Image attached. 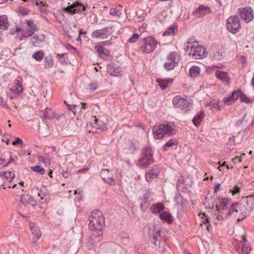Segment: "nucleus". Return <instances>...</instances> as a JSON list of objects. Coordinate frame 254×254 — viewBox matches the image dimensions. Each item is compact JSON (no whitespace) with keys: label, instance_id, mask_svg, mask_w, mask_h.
Masks as SVG:
<instances>
[{"label":"nucleus","instance_id":"obj_15","mask_svg":"<svg viewBox=\"0 0 254 254\" xmlns=\"http://www.w3.org/2000/svg\"><path fill=\"white\" fill-rule=\"evenodd\" d=\"M100 177L106 183L111 185L115 184L113 176L110 173L107 169H102L101 171Z\"/></svg>","mask_w":254,"mask_h":254},{"label":"nucleus","instance_id":"obj_19","mask_svg":"<svg viewBox=\"0 0 254 254\" xmlns=\"http://www.w3.org/2000/svg\"><path fill=\"white\" fill-rule=\"evenodd\" d=\"M43 112L44 116L43 118L45 120H53L54 119H56V120L59 121L61 116L60 115L58 116L54 111H53L51 109L48 108H46Z\"/></svg>","mask_w":254,"mask_h":254},{"label":"nucleus","instance_id":"obj_3","mask_svg":"<svg viewBox=\"0 0 254 254\" xmlns=\"http://www.w3.org/2000/svg\"><path fill=\"white\" fill-rule=\"evenodd\" d=\"M154 137L157 139H161L173 134V127L170 123L162 124L154 126L152 129Z\"/></svg>","mask_w":254,"mask_h":254},{"label":"nucleus","instance_id":"obj_2","mask_svg":"<svg viewBox=\"0 0 254 254\" xmlns=\"http://www.w3.org/2000/svg\"><path fill=\"white\" fill-rule=\"evenodd\" d=\"M186 52L193 60L201 59L207 55L206 49L194 39H190L185 48Z\"/></svg>","mask_w":254,"mask_h":254},{"label":"nucleus","instance_id":"obj_36","mask_svg":"<svg viewBox=\"0 0 254 254\" xmlns=\"http://www.w3.org/2000/svg\"><path fill=\"white\" fill-rule=\"evenodd\" d=\"M44 56L43 51L40 50L35 52L32 56V57L36 61L40 62L42 60Z\"/></svg>","mask_w":254,"mask_h":254},{"label":"nucleus","instance_id":"obj_48","mask_svg":"<svg viewBox=\"0 0 254 254\" xmlns=\"http://www.w3.org/2000/svg\"><path fill=\"white\" fill-rule=\"evenodd\" d=\"M240 91H234L231 95H230L231 97H232V100L235 102L236 101L238 98H240Z\"/></svg>","mask_w":254,"mask_h":254},{"label":"nucleus","instance_id":"obj_16","mask_svg":"<svg viewBox=\"0 0 254 254\" xmlns=\"http://www.w3.org/2000/svg\"><path fill=\"white\" fill-rule=\"evenodd\" d=\"M215 75L223 84L228 85L229 84L230 78L227 72L217 70L215 72Z\"/></svg>","mask_w":254,"mask_h":254},{"label":"nucleus","instance_id":"obj_37","mask_svg":"<svg viewBox=\"0 0 254 254\" xmlns=\"http://www.w3.org/2000/svg\"><path fill=\"white\" fill-rule=\"evenodd\" d=\"M199 72L200 68L198 66H193L190 69V75L191 77H196Z\"/></svg>","mask_w":254,"mask_h":254},{"label":"nucleus","instance_id":"obj_51","mask_svg":"<svg viewBox=\"0 0 254 254\" xmlns=\"http://www.w3.org/2000/svg\"><path fill=\"white\" fill-rule=\"evenodd\" d=\"M240 99L241 101L249 103L250 102V100L246 97V96L243 94L241 91L240 92Z\"/></svg>","mask_w":254,"mask_h":254},{"label":"nucleus","instance_id":"obj_42","mask_svg":"<svg viewBox=\"0 0 254 254\" xmlns=\"http://www.w3.org/2000/svg\"><path fill=\"white\" fill-rule=\"evenodd\" d=\"M45 66L47 67H51L53 65V60L51 57H47L45 58Z\"/></svg>","mask_w":254,"mask_h":254},{"label":"nucleus","instance_id":"obj_4","mask_svg":"<svg viewBox=\"0 0 254 254\" xmlns=\"http://www.w3.org/2000/svg\"><path fill=\"white\" fill-rule=\"evenodd\" d=\"M36 201L28 194L20 195V201L18 206L19 209L26 213H29L36 205Z\"/></svg>","mask_w":254,"mask_h":254},{"label":"nucleus","instance_id":"obj_26","mask_svg":"<svg viewBox=\"0 0 254 254\" xmlns=\"http://www.w3.org/2000/svg\"><path fill=\"white\" fill-rule=\"evenodd\" d=\"M159 217L161 220L167 222L168 224H171L173 222V217L168 212L163 211L160 213Z\"/></svg>","mask_w":254,"mask_h":254},{"label":"nucleus","instance_id":"obj_27","mask_svg":"<svg viewBox=\"0 0 254 254\" xmlns=\"http://www.w3.org/2000/svg\"><path fill=\"white\" fill-rule=\"evenodd\" d=\"M165 206L162 203H157L150 207V210L154 214L161 213L164 209Z\"/></svg>","mask_w":254,"mask_h":254},{"label":"nucleus","instance_id":"obj_7","mask_svg":"<svg viewBox=\"0 0 254 254\" xmlns=\"http://www.w3.org/2000/svg\"><path fill=\"white\" fill-rule=\"evenodd\" d=\"M173 104L175 108L182 110H188L192 104V101L185 96L177 95L173 98Z\"/></svg>","mask_w":254,"mask_h":254},{"label":"nucleus","instance_id":"obj_5","mask_svg":"<svg viewBox=\"0 0 254 254\" xmlns=\"http://www.w3.org/2000/svg\"><path fill=\"white\" fill-rule=\"evenodd\" d=\"M157 43L152 37L144 38L140 44L139 49L141 51L149 54L152 52L156 48Z\"/></svg>","mask_w":254,"mask_h":254},{"label":"nucleus","instance_id":"obj_64","mask_svg":"<svg viewBox=\"0 0 254 254\" xmlns=\"http://www.w3.org/2000/svg\"><path fill=\"white\" fill-rule=\"evenodd\" d=\"M68 175H69V174H68V172H67V171H65L63 173V176L64 178H67L68 177Z\"/></svg>","mask_w":254,"mask_h":254},{"label":"nucleus","instance_id":"obj_54","mask_svg":"<svg viewBox=\"0 0 254 254\" xmlns=\"http://www.w3.org/2000/svg\"><path fill=\"white\" fill-rule=\"evenodd\" d=\"M149 206V203L140 201V208L142 210H145Z\"/></svg>","mask_w":254,"mask_h":254},{"label":"nucleus","instance_id":"obj_23","mask_svg":"<svg viewBox=\"0 0 254 254\" xmlns=\"http://www.w3.org/2000/svg\"><path fill=\"white\" fill-rule=\"evenodd\" d=\"M210 9L208 6L200 5L194 12V14L198 17H202L205 14L209 13Z\"/></svg>","mask_w":254,"mask_h":254},{"label":"nucleus","instance_id":"obj_34","mask_svg":"<svg viewBox=\"0 0 254 254\" xmlns=\"http://www.w3.org/2000/svg\"><path fill=\"white\" fill-rule=\"evenodd\" d=\"M101 38H107L112 33V28L111 27L104 28L101 29Z\"/></svg>","mask_w":254,"mask_h":254},{"label":"nucleus","instance_id":"obj_50","mask_svg":"<svg viewBox=\"0 0 254 254\" xmlns=\"http://www.w3.org/2000/svg\"><path fill=\"white\" fill-rule=\"evenodd\" d=\"M101 29L98 30H95L92 32L91 34V36L92 38H101Z\"/></svg>","mask_w":254,"mask_h":254},{"label":"nucleus","instance_id":"obj_59","mask_svg":"<svg viewBox=\"0 0 254 254\" xmlns=\"http://www.w3.org/2000/svg\"><path fill=\"white\" fill-rule=\"evenodd\" d=\"M64 103L67 105V108L69 110H71L72 109L74 108L76 106L74 104H68L66 103V101H64Z\"/></svg>","mask_w":254,"mask_h":254},{"label":"nucleus","instance_id":"obj_41","mask_svg":"<svg viewBox=\"0 0 254 254\" xmlns=\"http://www.w3.org/2000/svg\"><path fill=\"white\" fill-rule=\"evenodd\" d=\"M31 168L34 172H37L41 175H44L45 173V169L39 165L32 166Z\"/></svg>","mask_w":254,"mask_h":254},{"label":"nucleus","instance_id":"obj_52","mask_svg":"<svg viewBox=\"0 0 254 254\" xmlns=\"http://www.w3.org/2000/svg\"><path fill=\"white\" fill-rule=\"evenodd\" d=\"M139 37V35L137 34H134L128 40L129 43L135 42Z\"/></svg>","mask_w":254,"mask_h":254},{"label":"nucleus","instance_id":"obj_63","mask_svg":"<svg viewBox=\"0 0 254 254\" xmlns=\"http://www.w3.org/2000/svg\"><path fill=\"white\" fill-rule=\"evenodd\" d=\"M202 215L204 217V219H205V221H203V223H208L209 222L208 221V217L206 216V215L204 213H202Z\"/></svg>","mask_w":254,"mask_h":254},{"label":"nucleus","instance_id":"obj_60","mask_svg":"<svg viewBox=\"0 0 254 254\" xmlns=\"http://www.w3.org/2000/svg\"><path fill=\"white\" fill-rule=\"evenodd\" d=\"M147 199H148V196H147V194L144 195L143 197L140 198V202L141 201V200H142V202H145L146 203H148L147 202Z\"/></svg>","mask_w":254,"mask_h":254},{"label":"nucleus","instance_id":"obj_33","mask_svg":"<svg viewBox=\"0 0 254 254\" xmlns=\"http://www.w3.org/2000/svg\"><path fill=\"white\" fill-rule=\"evenodd\" d=\"M37 159L39 162L43 163L46 166H49L51 164L50 158L47 154L44 155H38Z\"/></svg>","mask_w":254,"mask_h":254},{"label":"nucleus","instance_id":"obj_8","mask_svg":"<svg viewBox=\"0 0 254 254\" xmlns=\"http://www.w3.org/2000/svg\"><path fill=\"white\" fill-rule=\"evenodd\" d=\"M242 239L235 242V247L239 254H248L251 250L250 244L245 238L242 237Z\"/></svg>","mask_w":254,"mask_h":254},{"label":"nucleus","instance_id":"obj_30","mask_svg":"<svg viewBox=\"0 0 254 254\" xmlns=\"http://www.w3.org/2000/svg\"><path fill=\"white\" fill-rule=\"evenodd\" d=\"M210 54L212 58L215 60H220L222 57V53L219 52V50L216 47L212 49Z\"/></svg>","mask_w":254,"mask_h":254},{"label":"nucleus","instance_id":"obj_61","mask_svg":"<svg viewBox=\"0 0 254 254\" xmlns=\"http://www.w3.org/2000/svg\"><path fill=\"white\" fill-rule=\"evenodd\" d=\"M65 54L63 53V54H58L57 55V57H58L59 60L61 63H64V61L61 60V58H62L63 57H64V56Z\"/></svg>","mask_w":254,"mask_h":254},{"label":"nucleus","instance_id":"obj_39","mask_svg":"<svg viewBox=\"0 0 254 254\" xmlns=\"http://www.w3.org/2000/svg\"><path fill=\"white\" fill-rule=\"evenodd\" d=\"M32 39L34 40L32 42L33 45L34 46H37V45L40 44V43L44 41L45 38L43 35L41 38H39L38 36H34Z\"/></svg>","mask_w":254,"mask_h":254},{"label":"nucleus","instance_id":"obj_28","mask_svg":"<svg viewBox=\"0 0 254 254\" xmlns=\"http://www.w3.org/2000/svg\"><path fill=\"white\" fill-rule=\"evenodd\" d=\"M9 26L7 17L5 15L0 16V29L3 30H7Z\"/></svg>","mask_w":254,"mask_h":254},{"label":"nucleus","instance_id":"obj_29","mask_svg":"<svg viewBox=\"0 0 254 254\" xmlns=\"http://www.w3.org/2000/svg\"><path fill=\"white\" fill-rule=\"evenodd\" d=\"M239 208V203H236L231 205L228 210V215L229 217H233L235 218V216L237 215V209Z\"/></svg>","mask_w":254,"mask_h":254},{"label":"nucleus","instance_id":"obj_1","mask_svg":"<svg viewBox=\"0 0 254 254\" xmlns=\"http://www.w3.org/2000/svg\"><path fill=\"white\" fill-rule=\"evenodd\" d=\"M104 225V217L101 212L99 210H95L91 213L89 217V228L91 230L98 231V234L95 236L93 234L90 237L87 244V247L89 249L92 250L94 243L99 242L103 234L102 231Z\"/></svg>","mask_w":254,"mask_h":254},{"label":"nucleus","instance_id":"obj_45","mask_svg":"<svg viewBox=\"0 0 254 254\" xmlns=\"http://www.w3.org/2000/svg\"><path fill=\"white\" fill-rule=\"evenodd\" d=\"M240 187L236 185L233 189L230 190L229 192L232 193V195H234L240 193Z\"/></svg>","mask_w":254,"mask_h":254},{"label":"nucleus","instance_id":"obj_58","mask_svg":"<svg viewBox=\"0 0 254 254\" xmlns=\"http://www.w3.org/2000/svg\"><path fill=\"white\" fill-rule=\"evenodd\" d=\"M245 117H246V115H245L244 116V117L239 121H238L236 123V125L237 126H240V125H241L245 120Z\"/></svg>","mask_w":254,"mask_h":254},{"label":"nucleus","instance_id":"obj_43","mask_svg":"<svg viewBox=\"0 0 254 254\" xmlns=\"http://www.w3.org/2000/svg\"><path fill=\"white\" fill-rule=\"evenodd\" d=\"M228 205L229 200L227 198H222L220 202V206L222 207V210H224Z\"/></svg>","mask_w":254,"mask_h":254},{"label":"nucleus","instance_id":"obj_17","mask_svg":"<svg viewBox=\"0 0 254 254\" xmlns=\"http://www.w3.org/2000/svg\"><path fill=\"white\" fill-rule=\"evenodd\" d=\"M237 209V215H236L235 218L237 219L238 221L243 219L246 217L249 212L251 210L247 209L245 205H241L239 203V208Z\"/></svg>","mask_w":254,"mask_h":254},{"label":"nucleus","instance_id":"obj_10","mask_svg":"<svg viewBox=\"0 0 254 254\" xmlns=\"http://www.w3.org/2000/svg\"><path fill=\"white\" fill-rule=\"evenodd\" d=\"M238 14L246 23L251 21L254 18V11L249 6L239 8Z\"/></svg>","mask_w":254,"mask_h":254},{"label":"nucleus","instance_id":"obj_13","mask_svg":"<svg viewBox=\"0 0 254 254\" xmlns=\"http://www.w3.org/2000/svg\"><path fill=\"white\" fill-rule=\"evenodd\" d=\"M84 10H85V7L78 2H73L71 5L67 6L64 9L65 12H67L71 14L81 13Z\"/></svg>","mask_w":254,"mask_h":254},{"label":"nucleus","instance_id":"obj_55","mask_svg":"<svg viewBox=\"0 0 254 254\" xmlns=\"http://www.w3.org/2000/svg\"><path fill=\"white\" fill-rule=\"evenodd\" d=\"M23 142L22 140L19 137H16L15 140L12 142V144L13 145H15L17 144H23Z\"/></svg>","mask_w":254,"mask_h":254},{"label":"nucleus","instance_id":"obj_47","mask_svg":"<svg viewBox=\"0 0 254 254\" xmlns=\"http://www.w3.org/2000/svg\"><path fill=\"white\" fill-rule=\"evenodd\" d=\"M175 200L178 205H180L181 206L183 205L184 203L183 198L180 194H178L176 195L175 197Z\"/></svg>","mask_w":254,"mask_h":254},{"label":"nucleus","instance_id":"obj_49","mask_svg":"<svg viewBox=\"0 0 254 254\" xmlns=\"http://www.w3.org/2000/svg\"><path fill=\"white\" fill-rule=\"evenodd\" d=\"M223 101L225 104L227 105H230L232 103L234 102L232 100V97H231L230 95L229 96L225 97L223 100Z\"/></svg>","mask_w":254,"mask_h":254},{"label":"nucleus","instance_id":"obj_12","mask_svg":"<svg viewBox=\"0 0 254 254\" xmlns=\"http://www.w3.org/2000/svg\"><path fill=\"white\" fill-rule=\"evenodd\" d=\"M179 62V58L178 54L176 52H172L168 56L164 66L168 70H172L177 65Z\"/></svg>","mask_w":254,"mask_h":254},{"label":"nucleus","instance_id":"obj_38","mask_svg":"<svg viewBox=\"0 0 254 254\" xmlns=\"http://www.w3.org/2000/svg\"><path fill=\"white\" fill-rule=\"evenodd\" d=\"M3 176L6 179L8 184L11 183L14 178L15 175L10 171H5L3 173Z\"/></svg>","mask_w":254,"mask_h":254},{"label":"nucleus","instance_id":"obj_44","mask_svg":"<svg viewBox=\"0 0 254 254\" xmlns=\"http://www.w3.org/2000/svg\"><path fill=\"white\" fill-rule=\"evenodd\" d=\"M174 33V28L173 26H170L164 32L163 36L173 35Z\"/></svg>","mask_w":254,"mask_h":254},{"label":"nucleus","instance_id":"obj_40","mask_svg":"<svg viewBox=\"0 0 254 254\" xmlns=\"http://www.w3.org/2000/svg\"><path fill=\"white\" fill-rule=\"evenodd\" d=\"M177 144V141L175 139H172L168 141L164 146V149H166L168 148L172 147Z\"/></svg>","mask_w":254,"mask_h":254},{"label":"nucleus","instance_id":"obj_11","mask_svg":"<svg viewBox=\"0 0 254 254\" xmlns=\"http://www.w3.org/2000/svg\"><path fill=\"white\" fill-rule=\"evenodd\" d=\"M226 26L228 30L232 33L237 32L240 28L239 18L238 16H230L227 20Z\"/></svg>","mask_w":254,"mask_h":254},{"label":"nucleus","instance_id":"obj_21","mask_svg":"<svg viewBox=\"0 0 254 254\" xmlns=\"http://www.w3.org/2000/svg\"><path fill=\"white\" fill-rule=\"evenodd\" d=\"M38 196L40 197L42 202H46L50 199V194L47 189L45 186L40 188L38 193Z\"/></svg>","mask_w":254,"mask_h":254},{"label":"nucleus","instance_id":"obj_57","mask_svg":"<svg viewBox=\"0 0 254 254\" xmlns=\"http://www.w3.org/2000/svg\"><path fill=\"white\" fill-rule=\"evenodd\" d=\"M118 10L116 8H111L110 14L112 15H118Z\"/></svg>","mask_w":254,"mask_h":254},{"label":"nucleus","instance_id":"obj_6","mask_svg":"<svg viewBox=\"0 0 254 254\" xmlns=\"http://www.w3.org/2000/svg\"><path fill=\"white\" fill-rule=\"evenodd\" d=\"M141 156L138 164L142 167H146L153 163L152 150L150 147H144L142 150Z\"/></svg>","mask_w":254,"mask_h":254},{"label":"nucleus","instance_id":"obj_9","mask_svg":"<svg viewBox=\"0 0 254 254\" xmlns=\"http://www.w3.org/2000/svg\"><path fill=\"white\" fill-rule=\"evenodd\" d=\"M26 24L28 28L22 30V35L19 37V39L20 41L32 36L35 31L37 30V27L34 24L33 20L30 19L27 20Z\"/></svg>","mask_w":254,"mask_h":254},{"label":"nucleus","instance_id":"obj_32","mask_svg":"<svg viewBox=\"0 0 254 254\" xmlns=\"http://www.w3.org/2000/svg\"><path fill=\"white\" fill-rule=\"evenodd\" d=\"M220 101L218 99H213L209 101V102L207 104V106L210 109H215L217 110H219L220 109Z\"/></svg>","mask_w":254,"mask_h":254},{"label":"nucleus","instance_id":"obj_18","mask_svg":"<svg viewBox=\"0 0 254 254\" xmlns=\"http://www.w3.org/2000/svg\"><path fill=\"white\" fill-rule=\"evenodd\" d=\"M107 71L110 75L113 76L121 75L122 72L121 68L113 63L110 64L108 65Z\"/></svg>","mask_w":254,"mask_h":254},{"label":"nucleus","instance_id":"obj_25","mask_svg":"<svg viewBox=\"0 0 254 254\" xmlns=\"http://www.w3.org/2000/svg\"><path fill=\"white\" fill-rule=\"evenodd\" d=\"M157 82L158 83V85L161 89L165 90L169 85L172 84L173 80L170 78H159L157 80Z\"/></svg>","mask_w":254,"mask_h":254},{"label":"nucleus","instance_id":"obj_14","mask_svg":"<svg viewBox=\"0 0 254 254\" xmlns=\"http://www.w3.org/2000/svg\"><path fill=\"white\" fill-rule=\"evenodd\" d=\"M161 232L160 230H155L153 231L152 242L156 249H159L160 252H163L164 251V248L160 246L162 239Z\"/></svg>","mask_w":254,"mask_h":254},{"label":"nucleus","instance_id":"obj_53","mask_svg":"<svg viewBox=\"0 0 254 254\" xmlns=\"http://www.w3.org/2000/svg\"><path fill=\"white\" fill-rule=\"evenodd\" d=\"M88 87L90 91L93 92L97 88V85L95 83H92L89 85Z\"/></svg>","mask_w":254,"mask_h":254},{"label":"nucleus","instance_id":"obj_56","mask_svg":"<svg viewBox=\"0 0 254 254\" xmlns=\"http://www.w3.org/2000/svg\"><path fill=\"white\" fill-rule=\"evenodd\" d=\"M17 185L15 184L13 186H10L9 184H7V182H4L3 184H2V186L3 187V189L4 190L6 189V187H7L8 188H15L16 187Z\"/></svg>","mask_w":254,"mask_h":254},{"label":"nucleus","instance_id":"obj_62","mask_svg":"<svg viewBox=\"0 0 254 254\" xmlns=\"http://www.w3.org/2000/svg\"><path fill=\"white\" fill-rule=\"evenodd\" d=\"M220 184H218V183L214 187V191L215 192L218 191L220 190Z\"/></svg>","mask_w":254,"mask_h":254},{"label":"nucleus","instance_id":"obj_35","mask_svg":"<svg viewBox=\"0 0 254 254\" xmlns=\"http://www.w3.org/2000/svg\"><path fill=\"white\" fill-rule=\"evenodd\" d=\"M22 78L21 77H18L16 79V85L14 87V91L16 93H20L23 91V88L22 87V84L21 81Z\"/></svg>","mask_w":254,"mask_h":254},{"label":"nucleus","instance_id":"obj_24","mask_svg":"<svg viewBox=\"0 0 254 254\" xmlns=\"http://www.w3.org/2000/svg\"><path fill=\"white\" fill-rule=\"evenodd\" d=\"M160 170L157 168H154L149 170L146 174L145 178L147 182L155 178L159 174Z\"/></svg>","mask_w":254,"mask_h":254},{"label":"nucleus","instance_id":"obj_31","mask_svg":"<svg viewBox=\"0 0 254 254\" xmlns=\"http://www.w3.org/2000/svg\"><path fill=\"white\" fill-rule=\"evenodd\" d=\"M204 117V112L201 111L197 114H196L192 120V122L195 126H197L199 125L200 122L202 121Z\"/></svg>","mask_w":254,"mask_h":254},{"label":"nucleus","instance_id":"obj_22","mask_svg":"<svg viewBox=\"0 0 254 254\" xmlns=\"http://www.w3.org/2000/svg\"><path fill=\"white\" fill-rule=\"evenodd\" d=\"M95 51L98 53L100 57L104 60L108 59L110 57V52L103 46L97 45L95 47Z\"/></svg>","mask_w":254,"mask_h":254},{"label":"nucleus","instance_id":"obj_20","mask_svg":"<svg viewBox=\"0 0 254 254\" xmlns=\"http://www.w3.org/2000/svg\"><path fill=\"white\" fill-rule=\"evenodd\" d=\"M30 230L32 234L34 236L35 240L33 242V246H35L36 245V241L41 237V233L39 228L36 226L34 224L31 223L30 224Z\"/></svg>","mask_w":254,"mask_h":254},{"label":"nucleus","instance_id":"obj_46","mask_svg":"<svg viewBox=\"0 0 254 254\" xmlns=\"http://www.w3.org/2000/svg\"><path fill=\"white\" fill-rule=\"evenodd\" d=\"M18 11L21 15L25 16L29 14L30 11L27 8H25L24 7H20L18 9Z\"/></svg>","mask_w":254,"mask_h":254}]
</instances>
